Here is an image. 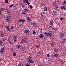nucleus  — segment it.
<instances>
[{
	"mask_svg": "<svg viewBox=\"0 0 66 66\" xmlns=\"http://www.w3.org/2000/svg\"><path fill=\"white\" fill-rule=\"evenodd\" d=\"M4 49L3 48H2L1 49V50L0 51V52L2 53V52H4Z\"/></svg>",
	"mask_w": 66,
	"mask_h": 66,
	"instance_id": "0eeeda50",
	"label": "nucleus"
},
{
	"mask_svg": "<svg viewBox=\"0 0 66 66\" xmlns=\"http://www.w3.org/2000/svg\"><path fill=\"white\" fill-rule=\"evenodd\" d=\"M49 27L50 28V29H51V28H52V26H49Z\"/></svg>",
	"mask_w": 66,
	"mask_h": 66,
	"instance_id": "6e6d98bb",
	"label": "nucleus"
},
{
	"mask_svg": "<svg viewBox=\"0 0 66 66\" xmlns=\"http://www.w3.org/2000/svg\"><path fill=\"white\" fill-rule=\"evenodd\" d=\"M64 7H65L64 6H63L61 7V10H64Z\"/></svg>",
	"mask_w": 66,
	"mask_h": 66,
	"instance_id": "393cba45",
	"label": "nucleus"
},
{
	"mask_svg": "<svg viewBox=\"0 0 66 66\" xmlns=\"http://www.w3.org/2000/svg\"><path fill=\"white\" fill-rule=\"evenodd\" d=\"M54 57H58L59 56V55L57 54L56 53L54 54Z\"/></svg>",
	"mask_w": 66,
	"mask_h": 66,
	"instance_id": "f8f14e48",
	"label": "nucleus"
},
{
	"mask_svg": "<svg viewBox=\"0 0 66 66\" xmlns=\"http://www.w3.org/2000/svg\"><path fill=\"white\" fill-rule=\"evenodd\" d=\"M54 51L55 52H58V50H57V49H56V48H54Z\"/></svg>",
	"mask_w": 66,
	"mask_h": 66,
	"instance_id": "b1692460",
	"label": "nucleus"
},
{
	"mask_svg": "<svg viewBox=\"0 0 66 66\" xmlns=\"http://www.w3.org/2000/svg\"><path fill=\"white\" fill-rule=\"evenodd\" d=\"M54 30H55V31H57V29H56V28H55L54 29Z\"/></svg>",
	"mask_w": 66,
	"mask_h": 66,
	"instance_id": "4d7b16f0",
	"label": "nucleus"
},
{
	"mask_svg": "<svg viewBox=\"0 0 66 66\" xmlns=\"http://www.w3.org/2000/svg\"><path fill=\"white\" fill-rule=\"evenodd\" d=\"M24 33H27L28 32V33H29L30 32V31H29V30H25L24 31Z\"/></svg>",
	"mask_w": 66,
	"mask_h": 66,
	"instance_id": "6e6552de",
	"label": "nucleus"
},
{
	"mask_svg": "<svg viewBox=\"0 0 66 66\" xmlns=\"http://www.w3.org/2000/svg\"><path fill=\"white\" fill-rule=\"evenodd\" d=\"M7 30L9 32H11V30H10V29H8Z\"/></svg>",
	"mask_w": 66,
	"mask_h": 66,
	"instance_id": "de8ad7c7",
	"label": "nucleus"
},
{
	"mask_svg": "<svg viewBox=\"0 0 66 66\" xmlns=\"http://www.w3.org/2000/svg\"><path fill=\"white\" fill-rule=\"evenodd\" d=\"M22 7H24V5L23 4H22Z\"/></svg>",
	"mask_w": 66,
	"mask_h": 66,
	"instance_id": "09e8293b",
	"label": "nucleus"
},
{
	"mask_svg": "<svg viewBox=\"0 0 66 66\" xmlns=\"http://www.w3.org/2000/svg\"><path fill=\"white\" fill-rule=\"evenodd\" d=\"M0 43L1 44H2L3 43L2 42V41H1V40L0 41Z\"/></svg>",
	"mask_w": 66,
	"mask_h": 66,
	"instance_id": "680f3d73",
	"label": "nucleus"
},
{
	"mask_svg": "<svg viewBox=\"0 0 66 66\" xmlns=\"http://www.w3.org/2000/svg\"><path fill=\"white\" fill-rule=\"evenodd\" d=\"M36 23H35V22H34L32 23V25L33 26H35V25Z\"/></svg>",
	"mask_w": 66,
	"mask_h": 66,
	"instance_id": "e433bc0d",
	"label": "nucleus"
},
{
	"mask_svg": "<svg viewBox=\"0 0 66 66\" xmlns=\"http://www.w3.org/2000/svg\"><path fill=\"white\" fill-rule=\"evenodd\" d=\"M6 29H7V30L9 29H10V27H9L8 26H6Z\"/></svg>",
	"mask_w": 66,
	"mask_h": 66,
	"instance_id": "f704fd0d",
	"label": "nucleus"
},
{
	"mask_svg": "<svg viewBox=\"0 0 66 66\" xmlns=\"http://www.w3.org/2000/svg\"><path fill=\"white\" fill-rule=\"evenodd\" d=\"M6 12L8 14L9 16H10V10L9 9H7L6 10Z\"/></svg>",
	"mask_w": 66,
	"mask_h": 66,
	"instance_id": "39448f33",
	"label": "nucleus"
},
{
	"mask_svg": "<svg viewBox=\"0 0 66 66\" xmlns=\"http://www.w3.org/2000/svg\"><path fill=\"white\" fill-rule=\"evenodd\" d=\"M14 28L15 27L14 26H11V28H10V30H12L13 29H14Z\"/></svg>",
	"mask_w": 66,
	"mask_h": 66,
	"instance_id": "412c9836",
	"label": "nucleus"
},
{
	"mask_svg": "<svg viewBox=\"0 0 66 66\" xmlns=\"http://www.w3.org/2000/svg\"><path fill=\"white\" fill-rule=\"evenodd\" d=\"M16 28H17V29H19V27H18H18H17Z\"/></svg>",
	"mask_w": 66,
	"mask_h": 66,
	"instance_id": "5fc2aeb1",
	"label": "nucleus"
},
{
	"mask_svg": "<svg viewBox=\"0 0 66 66\" xmlns=\"http://www.w3.org/2000/svg\"><path fill=\"white\" fill-rule=\"evenodd\" d=\"M38 66H43V65H42L40 64Z\"/></svg>",
	"mask_w": 66,
	"mask_h": 66,
	"instance_id": "69168bd1",
	"label": "nucleus"
},
{
	"mask_svg": "<svg viewBox=\"0 0 66 66\" xmlns=\"http://www.w3.org/2000/svg\"><path fill=\"white\" fill-rule=\"evenodd\" d=\"M54 6H56L57 5V4L55 3H54L53 4Z\"/></svg>",
	"mask_w": 66,
	"mask_h": 66,
	"instance_id": "c9c22d12",
	"label": "nucleus"
},
{
	"mask_svg": "<svg viewBox=\"0 0 66 66\" xmlns=\"http://www.w3.org/2000/svg\"><path fill=\"white\" fill-rule=\"evenodd\" d=\"M21 43H23V44H24V42L22 40H21Z\"/></svg>",
	"mask_w": 66,
	"mask_h": 66,
	"instance_id": "4c0bfd02",
	"label": "nucleus"
},
{
	"mask_svg": "<svg viewBox=\"0 0 66 66\" xmlns=\"http://www.w3.org/2000/svg\"><path fill=\"white\" fill-rule=\"evenodd\" d=\"M24 22H25V20H22V23H24Z\"/></svg>",
	"mask_w": 66,
	"mask_h": 66,
	"instance_id": "c756f323",
	"label": "nucleus"
},
{
	"mask_svg": "<svg viewBox=\"0 0 66 66\" xmlns=\"http://www.w3.org/2000/svg\"><path fill=\"white\" fill-rule=\"evenodd\" d=\"M16 55V53H13V56H15Z\"/></svg>",
	"mask_w": 66,
	"mask_h": 66,
	"instance_id": "79ce46f5",
	"label": "nucleus"
},
{
	"mask_svg": "<svg viewBox=\"0 0 66 66\" xmlns=\"http://www.w3.org/2000/svg\"><path fill=\"white\" fill-rule=\"evenodd\" d=\"M22 40H23V41L24 42H25V43H27V42H28V41H27L26 40L23 39V38H22Z\"/></svg>",
	"mask_w": 66,
	"mask_h": 66,
	"instance_id": "2eb2a0df",
	"label": "nucleus"
},
{
	"mask_svg": "<svg viewBox=\"0 0 66 66\" xmlns=\"http://www.w3.org/2000/svg\"><path fill=\"white\" fill-rule=\"evenodd\" d=\"M5 9L4 8H2L0 9V12H2V11H5Z\"/></svg>",
	"mask_w": 66,
	"mask_h": 66,
	"instance_id": "9d476101",
	"label": "nucleus"
},
{
	"mask_svg": "<svg viewBox=\"0 0 66 66\" xmlns=\"http://www.w3.org/2000/svg\"><path fill=\"white\" fill-rule=\"evenodd\" d=\"M50 33H52V31H50Z\"/></svg>",
	"mask_w": 66,
	"mask_h": 66,
	"instance_id": "bf43d9fd",
	"label": "nucleus"
},
{
	"mask_svg": "<svg viewBox=\"0 0 66 66\" xmlns=\"http://www.w3.org/2000/svg\"><path fill=\"white\" fill-rule=\"evenodd\" d=\"M45 35L47 36H52V34L49 32H46L44 33Z\"/></svg>",
	"mask_w": 66,
	"mask_h": 66,
	"instance_id": "f03ea898",
	"label": "nucleus"
},
{
	"mask_svg": "<svg viewBox=\"0 0 66 66\" xmlns=\"http://www.w3.org/2000/svg\"><path fill=\"white\" fill-rule=\"evenodd\" d=\"M14 43H16V42H17V40H16V39H14Z\"/></svg>",
	"mask_w": 66,
	"mask_h": 66,
	"instance_id": "49530a36",
	"label": "nucleus"
},
{
	"mask_svg": "<svg viewBox=\"0 0 66 66\" xmlns=\"http://www.w3.org/2000/svg\"><path fill=\"white\" fill-rule=\"evenodd\" d=\"M22 19H20L18 21V22L19 23V22H22Z\"/></svg>",
	"mask_w": 66,
	"mask_h": 66,
	"instance_id": "a878e982",
	"label": "nucleus"
},
{
	"mask_svg": "<svg viewBox=\"0 0 66 66\" xmlns=\"http://www.w3.org/2000/svg\"><path fill=\"white\" fill-rule=\"evenodd\" d=\"M26 3L28 4V5H29L30 4V3L28 2V0H26Z\"/></svg>",
	"mask_w": 66,
	"mask_h": 66,
	"instance_id": "4468645a",
	"label": "nucleus"
},
{
	"mask_svg": "<svg viewBox=\"0 0 66 66\" xmlns=\"http://www.w3.org/2000/svg\"><path fill=\"white\" fill-rule=\"evenodd\" d=\"M36 33V32H33L32 34H34V35H35V33Z\"/></svg>",
	"mask_w": 66,
	"mask_h": 66,
	"instance_id": "a18cd8bd",
	"label": "nucleus"
},
{
	"mask_svg": "<svg viewBox=\"0 0 66 66\" xmlns=\"http://www.w3.org/2000/svg\"><path fill=\"white\" fill-rule=\"evenodd\" d=\"M22 13L23 15H25V14H26V13L24 12H22Z\"/></svg>",
	"mask_w": 66,
	"mask_h": 66,
	"instance_id": "7c9ffc66",
	"label": "nucleus"
},
{
	"mask_svg": "<svg viewBox=\"0 0 66 66\" xmlns=\"http://www.w3.org/2000/svg\"><path fill=\"white\" fill-rule=\"evenodd\" d=\"M44 11H47V7H45L44 8Z\"/></svg>",
	"mask_w": 66,
	"mask_h": 66,
	"instance_id": "6ab92c4d",
	"label": "nucleus"
},
{
	"mask_svg": "<svg viewBox=\"0 0 66 66\" xmlns=\"http://www.w3.org/2000/svg\"><path fill=\"white\" fill-rule=\"evenodd\" d=\"M52 30H54V28L52 27Z\"/></svg>",
	"mask_w": 66,
	"mask_h": 66,
	"instance_id": "774afa93",
	"label": "nucleus"
},
{
	"mask_svg": "<svg viewBox=\"0 0 66 66\" xmlns=\"http://www.w3.org/2000/svg\"><path fill=\"white\" fill-rule=\"evenodd\" d=\"M17 47L19 49H20V48H21V46L20 45H18Z\"/></svg>",
	"mask_w": 66,
	"mask_h": 66,
	"instance_id": "f3484780",
	"label": "nucleus"
},
{
	"mask_svg": "<svg viewBox=\"0 0 66 66\" xmlns=\"http://www.w3.org/2000/svg\"><path fill=\"white\" fill-rule=\"evenodd\" d=\"M11 19V17L10 16H7L6 18V21L7 22L9 23H11V21L10 20Z\"/></svg>",
	"mask_w": 66,
	"mask_h": 66,
	"instance_id": "f257e3e1",
	"label": "nucleus"
},
{
	"mask_svg": "<svg viewBox=\"0 0 66 66\" xmlns=\"http://www.w3.org/2000/svg\"><path fill=\"white\" fill-rule=\"evenodd\" d=\"M29 58V59H32L33 58V57L32 56H29L28 57V58Z\"/></svg>",
	"mask_w": 66,
	"mask_h": 66,
	"instance_id": "2f4dec72",
	"label": "nucleus"
},
{
	"mask_svg": "<svg viewBox=\"0 0 66 66\" xmlns=\"http://www.w3.org/2000/svg\"><path fill=\"white\" fill-rule=\"evenodd\" d=\"M26 18H27V19L28 21H29V22H30V21H31V20L30 18V17L29 16H26Z\"/></svg>",
	"mask_w": 66,
	"mask_h": 66,
	"instance_id": "1a4fd4ad",
	"label": "nucleus"
},
{
	"mask_svg": "<svg viewBox=\"0 0 66 66\" xmlns=\"http://www.w3.org/2000/svg\"><path fill=\"white\" fill-rule=\"evenodd\" d=\"M3 41H5V38H3Z\"/></svg>",
	"mask_w": 66,
	"mask_h": 66,
	"instance_id": "052dcab7",
	"label": "nucleus"
},
{
	"mask_svg": "<svg viewBox=\"0 0 66 66\" xmlns=\"http://www.w3.org/2000/svg\"><path fill=\"white\" fill-rule=\"evenodd\" d=\"M18 66H22V65H21L20 64H19L18 65Z\"/></svg>",
	"mask_w": 66,
	"mask_h": 66,
	"instance_id": "603ef678",
	"label": "nucleus"
},
{
	"mask_svg": "<svg viewBox=\"0 0 66 66\" xmlns=\"http://www.w3.org/2000/svg\"><path fill=\"white\" fill-rule=\"evenodd\" d=\"M43 36H44L43 34H41L40 35L39 37L40 38H43Z\"/></svg>",
	"mask_w": 66,
	"mask_h": 66,
	"instance_id": "ddd939ff",
	"label": "nucleus"
},
{
	"mask_svg": "<svg viewBox=\"0 0 66 66\" xmlns=\"http://www.w3.org/2000/svg\"><path fill=\"white\" fill-rule=\"evenodd\" d=\"M63 17H61V18L60 19V20L62 21V20H63Z\"/></svg>",
	"mask_w": 66,
	"mask_h": 66,
	"instance_id": "473e14b6",
	"label": "nucleus"
},
{
	"mask_svg": "<svg viewBox=\"0 0 66 66\" xmlns=\"http://www.w3.org/2000/svg\"><path fill=\"white\" fill-rule=\"evenodd\" d=\"M26 59L28 62L29 63H30V64H31V63H34V61H32L30 59L27 58Z\"/></svg>",
	"mask_w": 66,
	"mask_h": 66,
	"instance_id": "20e7f679",
	"label": "nucleus"
},
{
	"mask_svg": "<svg viewBox=\"0 0 66 66\" xmlns=\"http://www.w3.org/2000/svg\"><path fill=\"white\" fill-rule=\"evenodd\" d=\"M64 10H66V7H64Z\"/></svg>",
	"mask_w": 66,
	"mask_h": 66,
	"instance_id": "338daca9",
	"label": "nucleus"
},
{
	"mask_svg": "<svg viewBox=\"0 0 66 66\" xmlns=\"http://www.w3.org/2000/svg\"><path fill=\"white\" fill-rule=\"evenodd\" d=\"M40 52H38L37 53L38 54H40Z\"/></svg>",
	"mask_w": 66,
	"mask_h": 66,
	"instance_id": "13d9d810",
	"label": "nucleus"
},
{
	"mask_svg": "<svg viewBox=\"0 0 66 66\" xmlns=\"http://www.w3.org/2000/svg\"><path fill=\"white\" fill-rule=\"evenodd\" d=\"M64 64V62L63 61H62L61 63V64Z\"/></svg>",
	"mask_w": 66,
	"mask_h": 66,
	"instance_id": "864d4df0",
	"label": "nucleus"
},
{
	"mask_svg": "<svg viewBox=\"0 0 66 66\" xmlns=\"http://www.w3.org/2000/svg\"><path fill=\"white\" fill-rule=\"evenodd\" d=\"M62 44H63L65 43V42H64V41H62Z\"/></svg>",
	"mask_w": 66,
	"mask_h": 66,
	"instance_id": "c03bdc74",
	"label": "nucleus"
},
{
	"mask_svg": "<svg viewBox=\"0 0 66 66\" xmlns=\"http://www.w3.org/2000/svg\"><path fill=\"white\" fill-rule=\"evenodd\" d=\"M24 12H27V13H28V10L27 9H24Z\"/></svg>",
	"mask_w": 66,
	"mask_h": 66,
	"instance_id": "aec40b11",
	"label": "nucleus"
},
{
	"mask_svg": "<svg viewBox=\"0 0 66 66\" xmlns=\"http://www.w3.org/2000/svg\"><path fill=\"white\" fill-rule=\"evenodd\" d=\"M13 6V5H11L9 6L10 7H12Z\"/></svg>",
	"mask_w": 66,
	"mask_h": 66,
	"instance_id": "37998d69",
	"label": "nucleus"
},
{
	"mask_svg": "<svg viewBox=\"0 0 66 66\" xmlns=\"http://www.w3.org/2000/svg\"><path fill=\"white\" fill-rule=\"evenodd\" d=\"M62 41L64 42H65L66 41V39L63 38L62 39Z\"/></svg>",
	"mask_w": 66,
	"mask_h": 66,
	"instance_id": "c85d7f7f",
	"label": "nucleus"
},
{
	"mask_svg": "<svg viewBox=\"0 0 66 66\" xmlns=\"http://www.w3.org/2000/svg\"><path fill=\"white\" fill-rule=\"evenodd\" d=\"M53 20H51V21L50 22V24L51 25H53Z\"/></svg>",
	"mask_w": 66,
	"mask_h": 66,
	"instance_id": "dca6fc26",
	"label": "nucleus"
},
{
	"mask_svg": "<svg viewBox=\"0 0 66 66\" xmlns=\"http://www.w3.org/2000/svg\"><path fill=\"white\" fill-rule=\"evenodd\" d=\"M1 36L2 37H3L4 36V35L3 34V33L2 32H1Z\"/></svg>",
	"mask_w": 66,
	"mask_h": 66,
	"instance_id": "9b49d317",
	"label": "nucleus"
},
{
	"mask_svg": "<svg viewBox=\"0 0 66 66\" xmlns=\"http://www.w3.org/2000/svg\"><path fill=\"white\" fill-rule=\"evenodd\" d=\"M9 43L11 44V45H13V42H12L11 41H10V40H9Z\"/></svg>",
	"mask_w": 66,
	"mask_h": 66,
	"instance_id": "cd10ccee",
	"label": "nucleus"
},
{
	"mask_svg": "<svg viewBox=\"0 0 66 66\" xmlns=\"http://www.w3.org/2000/svg\"><path fill=\"white\" fill-rule=\"evenodd\" d=\"M49 54H48L47 55V57H49Z\"/></svg>",
	"mask_w": 66,
	"mask_h": 66,
	"instance_id": "3c124183",
	"label": "nucleus"
},
{
	"mask_svg": "<svg viewBox=\"0 0 66 66\" xmlns=\"http://www.w3.org/2000/svg\"><path fill=\"white\" fill-rule=\"evenodd\" d=\"M23 2L26 3V0L25 1L24 0H23Z\"/></svg>",
	"mask_w": 66,
	"mask_h": 66,
	"instance_id": "0e129e2a",
	"label": "nucleus"
},
{
	"mask_svg": "<svg viewBox=\"0 0 66 66\" xmlns=\"http://www.w3.org/2000/svg\"><path fill=\"white\" fill-rule=\"evenodd\" d=\"M50 45H51V46L52 47H53V46H54V43H53V42H52V43H51L50 44Z\"/></svg>",
	"mask_w": 66,
	"mask_h": 66,
	"instance_id": "a211bd4d",
	"label": "nucleus"
},
{
	"mask_svg": "<svg viewBox=\"0 0 66 66\" xmlns=\"http://www.w3.org/2000/svg\"><path fill=\"white\" fill-rule=\"evenodd\" d=\"M41 30L40 31V32H41V33H42V30H43V29L41 28Z\"/></svg>",
	"mask_w": 66,
	"mask_h": 66,
	"instance_id": "e2e57ef3",
	"label": "nucleus"
},
{
	"mask_svg": "<svg viewBox=\"0 0 66 66\" xmlns=\"http://www.w3.org/2000/svg\"><path fill=\"white\" fill-rule=\"evenodd\" d=\"M66 34L65 32H61L60 34L59 37L61 38H63L65 36V34Z\"/></svg>",
	"mask_w": 66,
	"mask_h": 66,
	"instance_id": "7ed1b4c3",
	"label": "nucleus"
},
{
	"mask_svg": "<svg viewBox=\"0 0 66 66\" xmlns=\"http://www.w3.org/2000/svg\"><path fill=\"white\" fill-rule=\"evenodd\" d=\"M66 4V1H64L63 3V5H65V4Z\"/></svg>",
	"mask_w": 66,
	"mask_h": 66,
	"instance_id": "72a5a7b5",
	"label": "nucleus"
},
{
	"mask_svg": "<svg viewBox=\"0 0 66 66\" xmlns=\"http://www.w3.org/2000/svg\"><path fill=\"white\" fill-rule=\"evenodd\" d=\"M56 11H53V13H52V15L53 16H55L56 15Z\"/></svg>",
	"mask_w": 66,
	"mask_h": 66,
	"instance_id": "423d86ee",
	"label": "nucleus"
},
{
	"mask_svg": "<svg viewBox=\"0 0 66 66\" xmlns=\"http://www.w3.org/2000/svg\"><path fill=\"white\" fill-rule=\"evenodd\" d=\"M36 48H39V45L37 46V45H36Z\"/></svg>",
	"mask_w": 66,
	"mask_h": 66,
	"instance_id": "ea45409f",
	"label": "nucleus"
},
{
	"mask_svg": "<svg viewBox=\"0 0 66 66\" xmlns=\"http://www.w3.org/2000/svg\"><path fill=\"white\" fill-rule=\"evenodd\" d=\"M13 38L14 39H16V38H17V36H14Z\"/></svg>",
	"mask_w": 66,
	"mask_h": 66,
	"instance_id": "bb28decb",
	"label": "nucleus"
},
{
	"mask_svg": "<svg viewBox=\"0 0 66 66\" xmlns=\"http://www.w3.org/2000/svg\"><path fill=\"white\" fill-rule=\"evenodd\" d=\"M30 64L29 63H26V65H25V66H30Z\"/></svg>",
	"mask_w": 66,
	"mask_h": 66,
	"instance_id": "4be33fe9",
	"label": "nucleus"
},
{
	"mask_svg": "<svg viewBox=\"0 0 66 66\" xmlns=\"http://www.w3.org/2000/svg\"><path fill=\"white\" fill-rule=\"evenodd\" d=\"M42 19H44V18H45V15H42Z\"/></svg>",
	"mask_w": 66,
	"mask_h": 66,
	"instance_id": "5701e85b",
	"label": "nucleus"
},
{
	"mask_svg": "<svg viewBox=\"0 0 66 66\" xmlns=\"http://www.w3.org/2000/svg\"><path fill=\"white\" fill-rule=\"evenodd\" d=\"M5 3H8V0H5Z\"/></svg>",
	"mask_w": 66,
	"mask_h": 66,
	"instance_id": "58836bf2",
	"label": "nucleus"
},
{
	"mask_svg": "<svg viewBox=\"0 0 66 66\" xmlns=\"http://www.w3.org/2000/svg\"><path fill=\"white\" fill-rule=\"evenodd\" d=\"M30 9H33V7H32V6L31 5H30Z\"/></svg>",
	"mask_w": 66,
	"mask_h": 66,
	"instance_id": "a19ab883",
	"label": "nucleus"
},
{
	"mask_svg": "<svg viewBox=\"0 0 66 66\" xmlns=\"http://www.w3.org/2000/svg\"><path fill=\"white\" fill-rule=\"evenodd\" d=\"M35 27H37V24L36 23V24H35Z\"/></svg>",
	"mask_w": 66,
	"mask_h": 66,
	"instance_id": "8fccbe9b",
	"label": "nucleus"
}]
</instances>
